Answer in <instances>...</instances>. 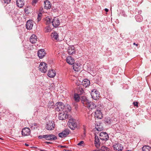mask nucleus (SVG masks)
Masks as SVG:
<instances>
[{
  "label": "nucleus",
  "mask_w": 151,
  "mask_h": 151,
  "mask_svg": "<svg viewBox=\"0 0 151 151\" xmlns=\"http://www.w3.org/2000/svg\"><path fill=\"white\" fill-rule=\"evenodd\" d=\"M51 19L49 17H46L45 19V23L47 25L49 24L51 22Z\"/></svg>",
  "instance_id": "obj_30"
},
{
  "label": "nucleus",
  "mask_w": 151,
  "mask_h": 151,
  "mask_svg": "<svg viewBox=\"0 0 151 151\" xmlns=\"http://www.w3.org/2000/svg\"><path fill=\"white\" fill-rule=\"evenodd\" d=\"M95 117L98 119H101L102 117V114L100 108H98L95 112Z\"/></svg>",
  "instance_id": "obj_6"
},
{
  "label": "nucleus",
  "mask_w": 151,
  "mask_h": 151,
  "mask_svg": "<svg viewBox=\"0 0 151 151\" xmlns=\"http://www.w3.org/2000/svg\"><path fill=\"white\" fill-rule=\"evenodd\" d=\"M80 99L82 103L85 105H86L89 102V101L87 99V98L84 96H82L80 97Z\"/></svg>",
  "instance_id": "obj_17"
},
{
  "label": "nucleus",
  "mask_w": 151,
  "mask_h": 151,
  "mask_svg": "<svg viewBox=\"0 0 151 151\" xmlns=\"http://www.w3.org/2000/svg\"><path fill=\"white\" fill-rule=\"evenodd\" d=\"M48 76L50 78H53L56 75V72L55 70L53 69L49 70L48 72Z\"/></svg>",
  "instance_id": "obj_21"
},
{
  "label": "nucleus",
  "mask_w": 151,
  "mask_h": 151,
  "mask_svg": "<svg viewBox=\"0 0 151 151\" xmlns=\"http://www.w3.org/2000/svg\"><path fill=\"white\" fill-rule=\"evenodd\" d=\"M83 92H84L83 90L82 89V88H81V94H82Z\"/></svg>",
  "instance_id": "obj_45"
},
{
  "label": "nucleus",
  "mask_w": 151,
  "mask_h": 151,
  "mask_svg": "<svg viewBox=\"0 0 151 151\" xmlns=\"http://www.w3.org/2000/svg\"><path fill=\"white\" fill-rule=\"evenodd\" d=\"M51 36L52 40H59V35L58 33L55 31H54L51 33Z\"/></svg>",
  "instance_id": "obj_16"
},
{
  "label": "nucleus",
  "mask_w": 151,
  "mask_h": 151,
  "mask_svg": "<svg viewBox=\"0 0 151 151\" xmlns=\"http://www.w3.org/2000/svg\"><path fill=\"white\" fill-rule=\"evenodd\" d=\"M16 3L17 6L20 8L22 7L24 5L23 0H17Z\"/></svg>",
  "instance_id": "obj_27"
},
{
  "label": "nucleus",
  "mask_w": 151,
  "mask_h": 151,
  "mask_svg": "<svg viewBox=\"0 0 151 151\" xmlns=\"http://www.w3.org/2000/svg\"><path fill=\"white\" fill-rule=\"evenodd\" d=\"M44 8L47 9H50L51 7V4L50 1L46 0L44 2Z\"/></svg>",
  "instance_id": "obj_25"
},
{
  "label": "nucleus",
  "mask_w": 151,
  "mask_h": 151,
  "mask_svg": "<svg viewBox=\"0 0 151 151\" xmlns=\"http://www.w3.org/2000/svg\"><path fill=\"white\" fill-rule=\"evenodd\" d=\"M37 41V38L35 35L33 34L31 35L30 38V41L32 43H35Z\"/></svg>",
  "instance_id": "obj_23"
},
{
  "label": "nucleus",
  "mask_w": 151,
  "mask_h": 151,
  "mask_svg": "<svg viewBox=\"0 0 151 151\" xmlns=\"http://www.w3.org/2000/svg\"><path fill=\"white\" fill-rule=\"evenodd\" d=\"M85 132H86V131H84V136H85V135H86V133H85Z\"/></svg>",
  "instance_id": "obj_52"
},
{
  "label": "nucleus",
  "mask_w": 151,
  "mask_h": 151,
  "mask_svg": "<svg viewBox=\"0 0 151 151\" xmlns=\"http://www.w3.org/2000/svg\"><path fill=\"white\" fill-rule=\"evenodd\" d=\"M133 45H135L136 46H137L138 45V44H136L134 42L133 43Z\"/></svg>",
  "instance_id": "obj_48"
},
{
  "label": "nucleus",
  "mask_w": 151,
  "mask_h": 151,
  "mask_svg": "<svg viewBox=\"0 0 151 151\" xmlns=\"http://www.w3.org/2000/svg\"><path fill=\"white\" fill-rule=\"evenodd\" d=\"M108 134L106 132H101L100 134V139L106 141L109 139Z\"/></svg>",
  "instance_id": "obj_5"
},
{
  "label": "nucleus",
  "mask_w": 151,
  "mask_h": 151,
  "mask_svg": "<svg viewBox=\"0 0 151 151\" xmlns=\"http://www.w3.org/2000/svg\"><path fill=\"white\" fill-rule=\"evenodd\" d=\"M83 143L84 142L83 141H82L78 143L77 145L79 146H82Z\"/></svg>",
  "instance_id": "obj_40"
},
{
  "label": "nucleus",
  "mask_w": 151,
  "mask_h": 151,
  "mask_svg": "<svg viewBox=\"0 0 151 151\" xmlns=\"http://www.w3.org/2000/svg\"><path fill=\"white\" fill-rule=\"evenodd\" d=\"M67 111H70L71 109V108L69 104H67L65 106V108Z\"/></svg>",
  "instance_id": "obj_33"
},
{
  "label": "nucleus",
  "mask_w": 151,
  "mask_h": 151,
  "mask_svg": "<svg viewBox=\"0 0 151 151\" xmlns=\"http://www.w3.org/2000/svg\"><path fill=\"white\" fill-rule=\"evenodd\" d=\"M135 18L137 22H142L143 19L142 16L140 14H138L135 16Z\"/></svg>",
  "instance_id": "obj_28"
},
{
  "label": "nucleus",
  "mask_w": 151,
  "mask_h": 151,
  "mask_svg": "<svg viewBox=\"0 0 151 151\" xmlns=\"http://www.w3.org/2000/svg\"><path fill=\"white\" fill-rule=\"evenodd\" d=\"M38 0H33L32 2V4L33 6H35Z\"/></svg>",
  "instance_id": "obj_38"
},
{
  "label": "nucleus",
  "mask_w": 151,
  "mask_h": 151,
  "mask_svg": "<svg viewBox=\"0 0 151 151\" xmlns=\"http://www.w3.org/2000/svg\"><path fill=\"white\" fill-rule=\"evenodd\" d=\"M94 144L96 147L99 148L100 146V142L99 139L97 136L95 135Z\"/></svg>",
  "instance_id": "obj_19"
},
{
  "label": "nucleus",
  "mask_w": 151,
  "mask_h": 151,
  "mask_svg": "<svg viewBox=\"0 0 151 151\" xmlns=\"http://www.w3.org/2000/svg\"><path fill=\"white\" fill-rule=\"evenodd\" d=\"M44 31L45 32H50L51 31V29L49 26H47L45 27Z\"/></svg>",
  "instance_id": "obj_32"
},
{
  "label": "nucleus",
  "mask_w": 151,
  "mask_h": 151,
  "mask_svg": "<svg viewBox=\"0 0 151 151\" xmlns=\"http://www.w3.org/2000/svg\"><path fill=\"white\" fill-rule=\"evenodd\" d=\"M86 106L88 109H89L92 110L94 109L95 108L97 109V107L95 104L92 102L89 101V102L86 104Z\"/></svg>",
  "instance_id": "obj_14"
},
{
  "label": "nucleus",
  "mask_w": 151,
  "mask_h": 151,
  "mask_svg": "<svg viewBox=\"0 0 151 151\" xmlns=\"http://www.w3.org/2000/svg\"><path fill=\"white\" fill-rule=\"evenodd\" d=\"M0 139H1V138H0Z\"/></svg>",
  "instance_id": "obj_55"
},
{
  "label": "nucleus",
  "mask_w": 151,
  "mask_h": 151,
  "mask_svg": "<svg viewBox=\"0 0 151 151\" xmlns=\"http://www.w3.org/2000/svg\"><path fill=\"white\" fill-rule=\"evenodd\" d=\"M142 151H151V148L149 146L145 145L142 148Z\"/></svg>",
  "instance_id": "obj_29"
},
{
  "label": "nucleus",
  "mask_w": 151,
  "mask_h": 151,
  "mask_svg": "<svg viewBox=\"0 0 151 151\" xmlns=\"http://www.w3.org/2000/svg\"><path fill=\"white\" fill-rule=\"evenodd\" d=\"M104 10H105V11L106 12H108V11H109L108 9H107V8H105V9H104Z\"/></svg>",
  "instance_id": "obj_47"
},
{
  "label": "nucleus",
  "mask_w": 151,
  "mask_h": 151,
  "mask_svg": "<svg viewBox=\"0 0 151 151\" xmlns=\"http://www.w3.org/2000/svg\"><path fill=\"white\" fill-rule=\"evenodd\" d=\"M86 127H84V128H83L84 131H86Z\"/></svg>",
  "instance_id": "obj_50"
},
{
  "label": "nucleus",
  "mask_w": 151,
  "mask_h": 151,
  "mask_svg": "<svg viewBox=\"0 0 151 151\" xmlns=\"http://www.w3.org/2000/svg\"><path fill=\"white\" fill-rule=\"evenodd\" d=\"M30 130L28 128H25L22 129V134L23 136H27L29 135Z\"/></svg>",
  "instance_id": "obj_12"
},
{
  "label": "nucleus",
  "mask_w": 151,
  "mask_h": 151,
  "mask_svg": "<svg viewBox=\"0 0 151 151\" xmlns=\"http://www.w3.org/2000/svg\"><path fill=\"white\" fill-rule=\"evenodd\" d=\"M33 26L32 21L31 20L27 21V22L26 27L27 29H31Z\"/></svg>",
  "instance_id": "obj_18"
},
{
  "label": "nucleus",
  "mask_w": 151,
  "mask_h": 151,
  "mask_svg": "<svg viewBox=\"0 0 151 151\" xmlns=\"http://www.w3.org/2000/svg\"><path fill=\"white\" fill-rule=\"evenodd\" d=\"M38 127V125L36 123H34L33 124H32L31 128L32 130H33L37 129Z\"/></svg>",
  "instance_id": "obj_31"
},
{
  "label": "nucleus",
  "mask_w": 151,
  "mask_h": 151,
  "mask_svg": "<svg viewBox=\"0 0 151 151\" xmlns=\"http://www.w3.org/2000/svg\"><path fill=\"white\" fill-rule=\"evenodd\" d=\"M58 147H61V148H64V147H65V148H67L68 147H67L66 146H62V145H59L58 146Z\"/></svg>",
  "instance_id": "obj_44"
},
{
  "label": "nucleus",
  "mask_w": 151,
  "mask_h": 151,
  "mask_svg": "<svg viewBox=\"0 0 151 151\" xmlns=\"http://www.w3.org/2000/svg\"><path fill=\"white\" fill-rule=\"evenodd\" d=\"M60 21L58 18L56 17L54 18L52 22V25L55 27H56L60 25Z\"/></svg>",
  "instance_id": "obj_10"
},
{
  "label": "nucleus",
  "mask_w": 151,
  "mask_h": 151,
  "mask_svg": "<svg viewBox=\"0 0 151 151\" xmlns=\"http://www.w3.org/2000/svg\"><path fill=\"white\" fill-rule=\"evenodd\" d=\"M55 107V110L58 111H63L64 109L65 106L63 103L59 102L56 103Z\"/></svg>",
  "instance_id": "obj_1"
},
{
  "label": "nucleus",
  "mask_w": 151,
  "mask_h": 151,
  "mask_svg": "<svg viewBox=\"0 0 151 151\" xmlns=\"http://www.w3.org/2000/svg\"><path fill=\"white\" fill-rule=\"evenodd\" d=\"M11 1V0H4V3L7 4L9 3Z\"/></svg>",
  "instance_id": "obj_41"
},
{
  "label": "nucleus",
  "mask_w": 151,
  "mask_h": 151,
  "mask_svg": "<svg viewBox=\"0 0 151 151\" xmlns=\"http://www.w3.org/2000/svg\"><path fill=\"white\" fill-rule=\"evenodd\" d=\"M105 121L106 123L108 124H111L112 121V120L111 119L109 118H106Z\"/></svg>",
  "instance_id": "obj_34"
},
{
  "label": "nucleus",
  "mask_w": 151,
  "mask_h": 151,
  "mask_svg": "<svg viewBox=\"0 0 151 151\" xmlns=\"http://www.w3.org/2000/svg\"><path fill=\"white\" fill-rule=\"evenodd\" d=\"M63 151H71L70 150H67L66 149H64V150H63Z\"/></svg>",
  "instance_id": "obj_49"
},
{
  "label": "nucleus",
  "mask_w": 151,
  "mask_h": 151,
  "mask_svg": "<svg viewBox=\"0 0 151 151\" xmlns=\"http://www.w3.org/2000/svg\"><path fill=\"white\" fill-rule=\"evenodd\" d=\"M69 127L72 130H74L76 127V124L73 119H70L68 124Z\"/></svg>",
  "instance_id": "obj_7"
},
{
  "label": "nucleus",
  "mask_w": 151,
  "mask_h": 151,
  "mask_svg": "<svg viewBox=\"0 0 151 151\" xmlns=\"http://www.w3.org/2000/svg\"><path fill=\"white\" fill-rule=\"evenodd\" d=\"M45 135H40L38 136V138L39 139H42V138H45Z\"/></svg>",
  "instance_id": "obj_39"
},
{
  "label": "nucleus",
  "mask_w": 151,
  "mask_h": 151,
  "mask_svg": "<svg viewBox=\"0 0 151 151\" xmlns=\"http://www.w3.org/2000/svg\"><path fill=\"white\" fill-rule=\"evenodd\" d=\"M100 150H94V151H100Z\"/></svg>",
  "instance_id": "obj_53"
},
{
  "label": "nucleus",
  "mask_w": 151,
  "mask_h": 151,
  "mask_svg": "<svg viewBox=\"0 0 151 151\" xmlns=\"http://www.w3.org/2000/svg\"><path fill=\"white\" fill-rule=\"evenodd\" d=\"M45 143L47 144H51L52 143V142H45Z\"/></svg>",
  "instance_id": "obj_46"
},
{
  "label": "nucleus",
  "mask_w": 151,
  "mask_h": 151,
  "mask_svg": "<svg viewBox=\"0 0 151 151\" xmlns=\"http://www.w3.org/2000/svg\"><path fill=\"white\" fill-rule=\"evenodd\" d=\"M74 98L75 100L77 102H78L79 101L80 99V97L78 94H75L74 95Z\"/></svg>",
  "instance_id": "obj_35"
},
{
  "label": "nucleus",
  "mask_w": 151,
  "mask_h": 151,
  "mask_svg": "<svg viewBox=\"0 0 151 151\" xmlns=\"http://www.w3.org/2000/svg\"><path fill=\"white\" fill-rule=\"evenodd\" d=\"M38 68L40 71L45 73L47 70V64L45 63H41Z\"/></svg>",
  "instance_id": "obj_3"
},
{
  "label": "nucleus",
  "mask_w": 151,
  "mask_h": 151,
  "mask_svg": "<svg viewBox=\"0 0 151 151\" xmlns=\"http://www.w3.org/2000/svg\"><path fill=\"white\" fill-rule=\"evenodd\" d=\"M114 149L115 151H121L123 149V146L120 143H115L113 146Z\"/></svg>",
  "instance_id": "obj_8"
},
{
  "label": "nucleus",
  "mask_w": 151,
  "mask_h": 151,
  "mask_svg": "<svg viewBox=\"0 0 151 151\" xmlns=\"http://www.w3.org/2000/svg\"><path fill=\"white\" fill-rule=\"evenodd\" d=\"M57 139V137L52 134H45V139L46 140H56Z\"/></svg>",
  "instance_id": "obj_11"
},
{
  "label": "nucleus",
  "mask_w": 151,
  "mask_h": 151,
  "mask_svg": "<svg viewBox=\"0 0 151 151\" xmlns=\"http://www.w3.org/2000/svg\"><path fill=\"white\" fill-rule=\"evenodd\" d=\"M126 151H132L131 150H127Z\"/></svg>",
  "instance_id": "obj_54"
},
{
  "label": "nucleus",
  "mask_w": 151,
  "mask_h": 151,
  "mask_svg": "<svg viewBox=\"0 0 151 151\" xmlns=\"http://www.w3.org/2000/svg\"><path fill=\"white\" fill-rule=\"evenodd\" d=\"M55 124L53 121H49L47 122L46 127V129L49 130H51L54 129Z\"/></svg>",
  "instance_id": "obj_4"
},
{
  "label": "nucleus",
  "mask_w": 151,
  "mask_h": 151,
  "mask_svg": "<svg viewBox=\"0 0 151 151\" xmlns=\"http://www.w3.org/2000/svg\"><path fill=\"white\" fill-rule=\"evenodd\" d=\"M96 129L98 131H101V128H99L98 125L96 127Z\"/></svg>",
  "instance_id": "obj_42"
},
{
  "label": "nucleus",
  "mask_w": 151,
  "mask_h": 151,
  "mask_svg": "<svg viewBox=\"0 0 151 151\" xmlns=\"http://www.w3.org/2000/svg\"><path fill=\"white\" fill-rule=\"evenodd\" d=\"M46 52L44 49H41L39 50L37 52V55L40 58H43L45 55Z\"/></svg>",
  "instance_id": "obj_13"
},
{
  "label": "nucleus",
  "mask_w": 151,
  "mask_h": 151,
  "mask_svg": "<svg viewBox=\"0 0 151 151\" xmlns=\"http://www.w3.org/2000/svg\"><path fill=\"white\" fill-rule=\"evenodd\" d=\"M68 115L63 113H60L58 115V118L60 120H63L67 119Z\"/></svg>",
  "instance_id": "obj_15"
},
{
  "label": "nucleus",
  "mask_w": 151,
  "mask_h": 151,
  "mask_svg": "<svg viewBox=\"0 0 151 151\" xmlns=\"http://www.w3.org/2000/svg\"><path fill=\"white\" fill-rule=\"evenodd\" d=\"M73 64V69L76 71H79L80 70V64L78 63Z\"/></svg>",
  "instance_id": "obj_26"
},
{
  "label": "nucleus",
  "mask_w": 151,
  "mask_h": 151,
  "mask_svg": "<svg viewBox=\"0 0 151 151\" xmlns=\"http://www.w3.org/2000/svg\"><path fill=\"white\" fill-rule=\"evenodd\" d=\"M133 104L134 105V106H136L137 107L138 106V103L137 102H133Z\"/></svg>",
  "instance_id": "obj_43"
},
{
  "label": "nucleus",
  "mask_w": 151,
  "mask_h": 151,
  "mask_svg": "<svg viewBox=\"0 0 151 151\" xmlns=\"http://www.w3.org/2000/svg\"><path fill=\"white\" fill-rule=\"evenodd\" d=\"M42 16V13L41 12L39 13L38 14V17H37V18L38 22H39Z\"/></svg>",
  "instance_id": "obj_37"
},
{
  "label": "nucleus",
  "mask_w": 151,
  "mask_h": 151,
  "mask_svg": "<svg viewBox=\"0 0 151 151\" xmlns=\"http://www.w3.org/2000/svg\"><path fill=\"white\" fill-rule=\"evenodd\" d=\"M67 62L70 65L74 64V60L73 58L70 56H68L66 58Z\"/></svg>",
  "instance_id": "obj_22"
},
{
  "label": "nucleus",
  "mask_w": 151,
  "mask_h": 151,
  "mask_svg": "<svg viewBox=\"0 0 151 151\" xmlns=\"http://www.w3.org/2000/svg\"><path fill=\"white\" fill-rule=\"evenodd\" d=\"M90 83V81L86 79L83 80L82 82V84L85 87H86L89 85Z\"/></svg>",
  "instance_id": "obj_24"
},
{
  "label": "nucleus",
  "mask_w": 151,
  "mask_h": 151,
  "mask_svg": "<svg viewBox=\"0 0 151 151\" xmlns=\"http://www.w3.org/2000/svg\"><path fill=\"white\" fill-rule=\"evenodd\" d=\"M91 94L92 99L95 100H97L99 98V93L95 89L91 91Z\"/></svg>",
  "instance_id": "obj_2"
},
{
  "label": "nucleus",
  "mask_w": 151,
  "mask_h": 151,
  "mask_svg": "<svg viewBox=\"0 0 151 151\" xmlns=\"http://www.w3.org/2000/svg\"><path fill=\"white\" fill-rule=\"evenodd\" d=\"M68 53L69 55H73L75 52V47L73 46H70L68 50Z\"/></svg>",
  "instance_id": "obj_20"
},
{
  "label": "nucleus",
  "mask_w": 151,
  "mask_h": 151,
  "mask_svg": "<svg viewBox=\"0 0 151 151\" xmlns=\"http://www.w3.org/2000/svg\"><path fill=\"white\" fill-rule=\"evenodd\" d=\"M101 150L103 151H109V149L106 146H103L101 147Z\"/></svg>",
  "instance_id": "obj_36"
},
{
  "label": "nucleus",
  "mask_w": 151,
  "mask_h": 151,
  "mask_svg": "<svg viewBox=\"0 0 151 151\" xmlns=\"http://www.w3.org/2000/svg\"><path fill=\"white\" fill-rule=\"evenodd\" d=\"M25 145L26 146H29V145L28 144H26V143L25 144Z\"/></svg>",
  "instance_id": "obj_51"
},
{
  "label": "nucleus",
  "mask_w": 151,
  "mask_h": 151,
  "mask_svg": "<svg viewBox=\"0 0 151 151\" xmlns=\"http://www.w3.org/2000/svg\"><path fill=\"white\" fill-rule=\"evenodd\" d=\"M70 131L68 129H65L62 132L58 134L59 136L61 138H63L66 137L69 133Z\"/></svg>",
  "instance_id": "obj_9"
}]
</instances>
